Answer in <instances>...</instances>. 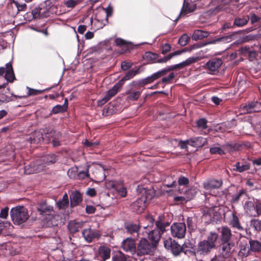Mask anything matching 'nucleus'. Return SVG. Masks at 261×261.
Returning a JSON list of instances; mask_svg holds the SVG:
<instances>
[{"label": "nucleus", "mask_w": 261, "mask_h": 261, "mask_svg": "<svg viewBox=\"0 0 261 261\" xmlns=\"http://www.w3.org/2000/svg\"><path fill=\"white\" fill-rule=\"evenodd\" d=\"M219 238L217 233L210 232L205 239L198 242L196 246V257L208 255L213 250L217 248V242Z\"/></svg>", "instance_id": "nucleus-1"}, {"label": "nucleus", "mask_w": 261, "mask_h": 261, "mask_svg": "<svg viewBox=\"0 0 261 261\" xmlns=\"http://www.w3.org/2000/svg\"><path fill=\"white\" fill-rule=\"evenodd\" d=\"M10 216L14 224L20 225L29 218L28 211L24 206H16L11 210Z\"/></svg>", "instance_id": "nucleus-2"}, {"label": "nucleus", "mask_w": 261, "mask_h": 261, "mask_svg": "<svg viewBox=\"0 0 261 261\" xmlns=\"http://www.w3.org/2000/svg\"><path fill=\"white\" fill-rule=\"evenodd\" d=\"M155 248L154 245L152 244L147 239L142 238L137 244L135 254L138 256L151 255L153 253Z\"/></svg>", "instance_id": "nucleus-3"}, {"label": "nucleus", "mask_w": 261, "mask_h": 261, "mask_svg": "<svg viewBox=\"0 0 261 261\" xmlns=\"http://www.w3.org/2000/svg\"><path fill=\"white\" fill-rule=\"evenodd\" d=\"M239 0H218L217 6L215 9V12H219L225 11L230 13L231 11L237 10Z\"/></svg>", "instance_id": "nucleus-4"}, {"label": "nucleus", "mask_w": 261, "mask_h": 261, "mask_svg": "<svg viewBox=\"0 0 261 261\" xmlns=\"http://www.w3.org/2000/svg\"><path fill=\"white\" fill-rule=\"evenodd\" d=\"M164 245L165 248L170 251L174 256H180L182 253L181 245L171 238L164 241Z\"/></svg>", "instance_id": "nucleus-5"}, {"label": "nucleus", "mask_w": 261, "mask_h": 261, "mask_svg": "<svg viewBox=\"0 0 261 261\" xmlns=\"http://www.w3.org/2000/svg\"><path fill=\"white\" fill-rule=\"evenodd\" d=\"M221 255L224 258H227L231 256L235 250V241L221 242L220 245Z\"/></svg>", "instance_id": "nucleus-6"}, {"label": "nucleus", "mask_w": 261, "mask_h": 261, "mask_svg": "<svg viewBox=\"0 0 261 261\" xmlns=\"http://www.w3.org/2000/svg\"><path fill=\"white\" fill-rule=\"evenodd\" d=\"M168 72H169V70L168 67H167L164 69L153 73L150 76L139 80L138 82L139 85L140 86H144L147 84L152 83L155 80H158L161 76L166 74Z\"/></svg>", "instance_id": "nucleus-7"}, {"label": "nucleus", "mask_w": 261, "mask_h": 261, "mask_svg": "<svg viewBox=\"0 0 261 261\" xmlns=\"http://www.w3.org/2000/svg\"><path fill=\"white\" fill-rule=\"evenodd\" d=\"M171 232L173 237L178 239L185 238L186 226L184 223H175L170 226Z\"/></svg>", "instance_id": "nucleus-8"}, {"label": "nucleus", "mask_w": 261, "mask_h": 261, "mask_svg": "<svg viewBox=\"0 0 261 261\" xmlns=\"http://www.w3.org/2000/svg\"><path fill=\"white\" fill-rule=\"evenodd\" d=\"M43 221L46 227L56 226L62 222V216L54 210L53 212L46 217H44Z\"/></svg>", "instance_id": "nucleus-9"}, {"label": "nucleus", "mask_w": 261, "mask_h": 261, "mask_svg": "<svg viewBox=\"0 0 261 261\" xmlns=\"http://www.w3.org/2000/svg\"><path fill=\"white\" fill-rule=\"evenodd\" d=\"M137 244L136 239L131 238H127L123 241L121 247L126 252H129L132 255H135Z\"/></svg>", "instance_id": "nucleus-10"}, {"label": "nucleus", "mask_w": 261, "mask_h": 261, "mask_svg": "<svg viewBox=\"0 0 261 261\" xmlns=\"http://www.w3.org/2000/svg\"><path fill=\"white\" fill-rule=\"evenodd\" d=\"M242 111L244 113H251L261 111V103L256 101L249 102L241 106Z\"/></svg>", "instance_id": "nucleus-11"}, {"label": "nucleus", "mask_w": 261, "mask_h": 261, "mask_svg": "<svg viewBox=\"0 0 261 261\" xmlns=\"http://www.w3.org/2000/svg\"><path fill=\"white\" fill-rule=\"evenodd\" d=\"M138 188L141 190L140 192L142 193V195L141 197L145 198V201L147 203L149 202L155 195V190L154 189L152 185H149L144 187H140L138 186Z\"/></svg>", "instance_id": "nucleus-12"}, {"label": "nucleus", "mask_w": 261, "mask_h": 261, "mask_svg": "<svg viewBox=\"0 0 261 261\" xmlns=\"http://www.w3.org/2000/svg\"><path fill=\"white\" fill-rule=\"evenodd\" d=\"M182 253L188 256L196 257V246L190 240H186L181 245Z\"/></svg>", "instance_id": "nucleus-13"}, {"label": "nucleus", "mask_w": 261, "mask_h": 261, "mask_svg": "<svg viewBox=\"0 0 261 261\" xmlns=\"http://www.w3.org/2000/svg\"><path fill=\"white\" fill-rule=\"evenodd\" d=\"M82 235L86 242L91 243L94 239H98L101 234L99 231L89 228L84 229Z\"/></svg>", "instance_id": "nucleus-14"}, {"label": "nucleus", "mask_w": 261, "mask_h": 261, "mask_svg": "<svg viewBox=\"0 0 261 261\" xmlns=\"http://www.w3.org/2000/svg\"><path fill=\"white\" fill-rule=\"evenodd\" d=\"M147 203L145 198L140 197L130 205V208L134 212L140 214L144 210Z\"/></svg>", "instance_id": "nucleus-15"}, {"label": "nucleus", "mask_w": 261, "mask_h": 261, "mask_svg": "<svg viewBox=\"0 0 261 261\" xmlns=\"http://www.w3.org/2000/svg\"><path fill=\"white\" fill-rule=\"evenodd\" d=\"M170 224L169 222L165 221L164 215H160L158 220L155 221L156 228L155 229L158 230L160 234L162 235V234L169 230Z\"/></svg>", "instance_id": "nucleus-16"}, {"label": "nucleus", "mask_w": 261, "mask_h": 261, "mask_svg": "<svg viewBox=\"0 0 261 261\" xmlns=\"http://www.w3.org/2000/svg\"><path fill=\"white\" fill-rule=\"evenodd\" d=\"M221 242H233V235L231 230L227 226H223L220 231Z\"/></svg>", "instance_id": "nucleus-17"}, {"label": "nucleus", "mask_w": 261, "mask_h": 261, "mask_svg": "<svg viewBox=\"0 0 261 261\" xmlns=\"http://www.w3.org/2000/svg\"><path fill=\"white\" fill-rule=\"evenodd\" d=\"M37 210L40 215L46 217L47 216L53 212L54 207L53 206L49 205L46 201H44L38 204Z\"/></svg>", "instance_id": "nucleus-18"}, {"label": "nucleus", "mask_w": 261, "mask_h": 261, "mask_svg": "<svg viewBox=\"0 0 261 261\" xmlns=\"http://www.w3.org/2000/svg\"><path fill=\"white\" fill-rule=\"evenodd\" d=\"M111 249L107 245H101L98 249V257L100 261H106L110 258Z\"/></svg>", "instance_id": "nucleus-19"}, {"label": "nucleus", "mask_w": 261, "mask_h": 261, "mask_svg": "<svg viewBox=\"0 0 261 261\" xmlns=\"http://www.w3.org/2000/svg\"><path fill=\"white\" fill-rule=\"evenodd\" d=\"M223 61L220 58H214L209 60L205 64L206 68L211 72L217 71L221 67Z\"/></svg>", "instance_id": "nucleus-20"}, {"label": "nucleus", "mask_w": 261, "mask_h": 261, "mask_svg": "<svg viewBox=\"0 0 261 261\" xmlns=\"http://www.w3.org/2000/svg\"><path fill=\"white\" fill-rule=\"evenodd\" d=\"M198 60L199 58L198 57H190L181 63L170 66H168V68L169 70V71L175 70L177 69H181L186 66L190 65L191 64L196 62Z\"/></svg>", "instance_id": "nucleus-21"}, {"label": "nucleus", "mask_w": 261, "mask_h": 261, "mask_svg": "<svg viewBox=\"0 0 261 261\" xmlns=\"http://www.w3.org/2000/svg\"><path fill=\"white\" fill-rule=\"evenodd\" d=\"M119 90L118 88L114 86L110 89L106 95L100 100L98 101V106H102L109 101L112 97L114 96Z\"/></svg>", "instance_id": "nucleus-22"}, {"label": "nucleus", "mask_w": 261, "mask_h": 261, "mask_svg": "<svg viewBox=\"0 0 261 261\" xmlns=\"http://www.w3.org/2000/svg\"><path fill=\"white\" fill-rule=\"evenodd\" d=\"M70 206L74 207L78 205L82 201V196L78 191H74L70 195Z\"/></svg>", "instance_id": "nucleus-23"}, {"label": "nucleus", "mask_w": 261, "mask_h": 261, "mask_svg": "<svg viewBox=\"0 0 261 261\" xmlns=\"http://www.w3.org/2000/svg\"><path fill=\"white\" fill-rule=\"evenodd\" d=\"M247 238H244L243 241L241 242V244L240 245V250L238 255L242 258L248 256L250 254V250L248 244H247Z\"/></svg>", "instance_id": "nucleus-24"}, {"label": "nucleus", "mask_w": 261, "mask_h": 261, "mask_svg": "<svg viewBox=\"0 0 261 261\" xmlns=\"http://www.w3.org/2000/svg\"><path fill=\"white\" fill-rule=\"evenodd\" d=\"M222 180L211 179L204 183V188L207 190L218 189L222 185Z\"/></svg>", "instance_id": "nucleus-25"}, {"label": "nucleus", "mask_w": 261, "mask_h": 261, "mask_svg": "<svg viewBox=\"0 0 261 261\" xmlns=\"http://www.w3.org/2000/svg\"><path fill=\"white\" fill-rule=\"evenodd\" d=\"M250 169V163L246 161L237 162L233 165L232 170L240 173L246 171Z\"/></svg>", "instance_id": "nucleus-26"}, {"label": "nucleus", "mask_w": 261, "mask_h": 261, "mask_svg": "<svg viewBox=\"0 0 261 261\" xmlns=\"http://www.w3.org/2000/svg\"><path fill=\"white\" fill-rule=\"evenodd\" d=\"M206 142V139L202 137H194L189 139V145L194 147H200L203 146Z\"/></svg>", "instance_id": "nucleus-27"}, {"label": "nucleus", "mask_w": 261, "mask_h": 261, "mask_svg": "<svg viewBox=\"0 0 261 261\" xmlns=\"http://www.w3.org/2000/svg\"><path fill=\"white\" fill-rule=\"evenodd\" d=\"M125 228L128 233L132 235H135L136 234V236L138 237L140 226L138 224L129 222L125 224Z\"/></svg>", "instance_id": "nucleus-28"}, {"label": "nucleus", "mask_w": 261, "mask_h": 261, "mask_svg": "<svg viewBox=\"0 0 261 261\" xmlns=\"http://www.w3.org/2000/svg\"><path fill=\"white\" fill-rule=\"evenodd\" d=\"M229 224L231 227L238 230L243 231L244 229L240 222L238 217L234 212L232 214V217L230 219Z\"/></svg>", "instance_id": "nucleus-29"}, {"label": "nucleus", "mask_w": 261, "mask_h": 261, "mask_svg": "<svg viewBox=\"0 0 261 261\" xmlns=\"http://www.w3.org/2000/svg\"><path fill=\"white\" fill-rule=\"evenodd\" d=\"M6 70L5 72V77L7 80V82L12 83L14 80H15V76L12 65L11 62H9L6 64Z\"/></svg>", "instance_id": "nucleus-30"}, {"label": "nucleus", "mask_w": 261, "mask_h": 261, "mask_svg": "<svg viewBox=\"0 0 261 261\" xmlns=\"http://www.w3.org/2000/svg\"><path fill=\"white\" fill-rule=\"evenodd\" d=\"M149 239L151 241V244L154 245V247H156L159 241L161 239V235L159 231L155 229L151 230L148 234Z\"/></svg>", "instance_id": "nucleus-31"}, {"label": "nucleus", "mask_w": 261, "mask_h": 261, "mask_svg": "<svg viewBox=\"0 0 261 261\" xmlns=\"http://www.w3.org/2000/svg\"><path fill=\"white\" fill-rule=\"evenodd\" d=\"M44 140L43 135L41 131H35L33 134L29 139L31 143H39Z\"/></svg>", "instance_id": "nucleus-32"}, {"label": "nucleus", "mask_w": 261, "mask_h": 261, "mask_svg": "<svg viewBox=\"0 0 261 261\" xmlns=\"http://www.w3.org/2000/svg\"><path fill=\"white\" fill-rule=\"evenodd\" d=\"M83 227V223L77 222L75 220L70 221L68 225L69 231L72 233H75L79 231V229Z\"/></svg>", "instance_id": "nucleus-33"}, {"label": "nucleus", "mask_w": 261, "mask_h": 261, "mask_svg": "<svg viewBox=\"0 0 261 261\" xmlns=\"http://www.w3.org/2000/svg\"><path fill=\"white\" fill-rule=\"evenodd\" d=\"M249 244L251 252H259L261 251V243L258 241L250 239L249 241Z\"/></svg>", "instance_id": "nucleus-34"}, {"label": "nucleus", "mask_w": 261, "mask_h": 261, "mask_svg": "<svg viewBox=\"0 0 261 261\" xmlns=\"http://www.w3.org/2000/svg\"><path fill=\"white\" fill-rule=\"evenodd\" d=\"M196 6L193 4H190L184 1V5L181 10V14H187L193 12L196 9Z\"/></svg>", "instance_id": "nucleus-35"}, {"label": "nucleus", "mask_w": 261, "mask_h": 261, "mask_svg": "<svg viewBox=\"0 0 261 261\" xmlns=\"http://www.w3.org/2000/svg\"><path fill=\"white\" fill-rule=\"evenodd\" d=\"M56 204L59 210L67 208L69 206V199L67 194L65 193L62 199L58 201Z\"/></svg>", "instance_id": "nucleus-36"}, {"label": "nucleus", "mask_w": 261, "mask_h": 261, "mask_svg": "<svg viewBox=\"0 0 261 261\" xmlns=\"http://www.w3.org/2000/svg\"><path fill=\"white\" fill-rule=\"evenodd\" d=\"M209 33L207 32L202 30H196L193 34L192 39L194 40H201L208 36Z\"/></svg>", "instance_id": "nucleus-37"}, {"label": "nucleus", "mask_w": 261, "mask_h": 261, "mask_svg": "<svg viewBox=\"0 0 261 261\" xmlns=\"http://www.w3.org/2000/svg\"><path fill=\"white\" fill-rule=\"evenodd\" d=\"M249 20V16L247 15L242 18H236L233 21V25L239 27H242L246 25Z\"/></svg>", "instance_id": "nucleus-38"}, {"label": "nucleus", "mask_w": 261, "mask_h": 261, "mask_svg": "<svg viewBox=\"0 0 261 261\" xmlns=\"http://www.w3.org/2000/svg\"><path fill=\"white\" fill-rule=\"evenodd\" d=\"M251 145L249 142H234V150L238 151L244 149H248L251 147Z\"/></svg>", "instance_id": "nucleus-39"}, {"label": "nucleus", "mask_w": 261, "mask_h": 261, "mask_svg": "<svg viewBox=\"0 0 261 261\" xmlns=\"http://www.w3.org/2000/svg\"><path fill=\"white\" fill-rule=\"evenodd\" d=\"M159 55L151 51H147L145 53L143 58L147 61L152 62H155V60L158 59Z\"/></svg>", "instance_id": "nucleus-40"}, {"label": "nucleus", "mask_w": 261, "mask_h": 261, "mask_svg": "<svg viewBox=\"0 0 261 261\" xmlns=\"http://www.w3.org/2000/svg\"><path fill=\"white\" fill-rule=\"evenodd\" d=\"M140 67L136 69H131L127 71L123 77L126 81L129 80L133 79L135 75L138 74L140 72Z\"/></svg>", "instance_id": "nucleus-41"}, {"label": "nucleus", "mask_w": 261, "mask_h": 261, "mask_svg": "<svg viewBox=\"0 0 261 261\" xmlns=\"http://www.w3.org/2000/svg\"><path fill=\"white\" fill-rule=\"evenodd\" d=\"M142 91H136L126 92L127 95V99L129 100H137L141 95Z\"/></svg>", "instance_id": "nucleus-42"}, {"label": "nucleus", "mask_w": 261, "mask_h": 261, "mask_svg": "<svg viewBox=\"0 0 261 261\" xmlns=\"http://www.w3.org/2000/svg\"><path fill=\"white\" fill-rule=\"evenodd\" d=\"M246 192L244 189H242L239 192L232 196L231 202L233 203H238L243 195L246 194Z\"/></svg>", "instance_id": "nucleus-43"}, {"label": "nucleus", "mask_w": 261, "mask_h": 261, "mask_svg": "<svg viewBox=\"0 0 261 261\" xmlns=\"http://www.w3.org/2000/svg\"><path fill=\"white\" fill-rule=\"evenodd\" d=\"M112 261H127V257L124 253L119 251L112 257Z\"/></svg>", "instance_id": "nucleus-44"}, {"label": "nucleus", "mask_w": 261, "mask_h": 261, "mask_svg": "<svg viewBox=\"0 0 261 261\" xmlns=\"http://www.w3.org/2000/svg\"><path fill=\"white\" fill-rule=\"evenodd\" d=\"M48 135V137H51L52 140L61 139L62 138V134L60 132L55 130H51L49 132L48 130L46 133Z\"/></svg>", "instance_id": "nucleus-45"}, {"label": "nucleus", "mask_w": 261, "mask_h": 261, "mask_svg": "<svg viewBox=\"0 0 261 261\" xmlns=\"http://www.w3.org/2000/svg\"><path fill=\"white\" fill-rule=\"evenodd\" d=\"M250 226L257 231H261V221L258 219L252 220L250 221Z\"/></svg>", "instance_id": "nucleus-46"}, {"label": "nucleus", "mask_w": 261, "mask_h": 261, "mask_svg": "<svg viewBox=\"0 0 261 261\" xmlns=\"http://www.w3.org/2000/svg\"><path fill=\"white\" fill-rule=\"evenodd\" d=\"M78 171V168L76 166H74L68 170L67 174L70 178L76 179Z\"/></svg>", "instance_id": "nucleus-47"}, {"label": "nucleus", "mask_w": 261, "mask_h": 261, "mask_svg": "<svg viewBox=\"0 0 261 261\" xmlns=\"http://www.w3.org/2000/svg\"><path fill=\"white\" fill-rule=\"evenodd\" d=\"M177 183L180 186L188 187L189 185V179L188 178L181 175L178 177Z\"/></svg>", "instance_id": "nucleus-48"}, {"label": "nucleus", "mask_w": 261, "mask_h": 261, "mask_svg": "<svg viewBox=\"0 0 261 261\" xmlns=\"http://www.w3.org/2000/svg\"><path fill=\"white\" fill-rule=\"evenodd\" d=\"M93 173L95 175V180H97V181H103L106 178V175L103 171L95 169Z\"/></svg>", "instance_id": "nucleus-49"}, {"label": "nucleus", "mask_w": 261, "mask_h": 261, "mask_svg": "<svg viewBox=\"0 0 261 261\" xmlns=\"http://www.w3.org/2000/svg\"><path fill=\"white\" fill-rule=\"evenodd\" d=\"M66 111V110L65 109V107L63 106L62 105H57L53 108L51 112L49 113V116H50L52 114H56L60 113H63Z\"/></svg>", "instance_id": "nucleus-50"}, {"label": "nucleus", "mask_w": 261, "mask_h": 261, "mask_svg": "<svg viewBox=\"0 0 261 261\" xmlns=\"http://www.w3.org/2000/svg\"><path fill=\"white\" fill-rule=\"evenodd\" d=\"M190 40V37L186 34H183L178 39V43L181 46L186 45Z\"/></svg>", "instance_id": "nucleus-51"}, {"label": "nucleus", "mask_w": 261, "mask_h": 261, "mask_svg": "<svg viewBox=\"0 0 261 261\" xmlns=\"http://www.w3.org/2000/svg\"><path fill=\"white\" fill-rule=\"evenodd\" d=\"M12 100H13V99L12 98V96L7 94L6 92H0V101L2 104L3 103H7Z\"/></svg>", "instance_id": "nucleus-52"}, {"label": "nucleus", "mask_w": 261, "mask_h": 261, "mask_svg": "<svg viewBox=\"0 0 261 261\" xmlns=\"http://www.w3.org/2000/svg\"><path fill=\"white\" fill-rule=\"evenodd\" d=\"M115 43L117 46L124 47L126 50L127 49L129 46L127 42L120 38H116L115 40Z\"/></svg>", "instance_id": "nucleus-53"}, {"label": "nucleus", "mask_w": 261, "mask_h": 261, "mask_svg": "<svg viewBox=\"0 0 261 261\" xmlns=\"http://www.w3.org/2000/svg\"><path fill=\"white\" fill-rule=\"evenodd\" d=\"M222 147L229 152H233L234 150V142H227L223 144Z\"/></svg>", "instance_id": "nucleus-54"}, {"label": "nucleus", "mask_w": 261, "mask_h": 261, "mask_svg": "<svg viewBox=\"0 0 261 261\" xmlns=\"http://www.w3.org/2000/svg\"><path fill=\"white\" fill-rule=\"evenodd\" d=\"M210 152L211 154L223 155L225 153L223 149L219 147H213L210 148Z\"/></svg>", "instance_id": "nucleus-55"}, {"label": "nucleus", "mask_w": 261, "mask_h": 261, "mask_svg": "<svg viewBox=\"0 0 261 261\" xmlns=\"http://www.w3.org/2000/svg\"><path fill=\"white\" fill-rule=\"evenodd\" d=\"M207 121L205 118H200L196 121L197 126L203 129L207 128Z\"/></svg>", "instance_id": "nucleus-56"}, {"label": "nucleus", "mask_w": 261, "mask_h": 261, "mask_svg": "<svg viewBox=\"0 0 261 261\" xmlns=\"http://www.w3.org/2000/svg\"><path fill=\"white\" fill-rule=\"evenodd\" d=\"M13 3L17 8V13L19 11H25L27 10V6L25 3L20 4L17 1H14Z\"/></svg>", "instance_id": "nucleus-57"}, {"label": "nucleus", "mask_w": 261, "mask_h": 261, "mask_svg": "<svg viewBox=\"0 0 261 261\" xmlns=\"http://www.w3.org/2000/svg\"><path fill=\"white\" fill-rule=\"evenodd\" d=\"M174 77L175 73L174 72H171L168 76L163 77L162 79V82L165 84L171 83V81L174 79Z\"/></svg>", "instance_id": "nucleus-58"}, {"label": "nucleus", "mask_w": 261, "mask_h": 261, "mask_svg": "<svg viewBox=\"0 0 261 261\" xmlns=\"http://www.w3.org/2000/svg\"><path fill=\"white\" fill-rule=\"evenodd\" d=\"M248 206L252 207L254 210L256 211L258 215H261V203H258L254 207L253 203L252 202H247V203Z\"/></svg>", "instance_id": "nucleus-59"}, {"label": "nucleus", "mask_w": 261, "mask_h": 261, "mask_svg": "<svg viewBox=\"0 0 261 261\" xmlns=\"http://www.w3.org/2000/svg\"><path fill=\"white\" fill-rule=\"evenodd\" d=\"M133 63L126 61H122L121 63V68L123 71H127L132 68Z\"/></svg>", "instance_id": "nucleus-60"}, {"label": "nucleus", "mask_w": 261, "mask_h": 261, "mask_svg": "<svg viewBox=\"0 0 261 261\" xmlns=\"http://www.w3.org/2000/svg\"><path fill=\"white\" fill-rule=\"evenodd\" d=\"M79 3L76 0H68L64 2L65 5L67 8H73L75 7Z\"/></svg>", "instance_id": "nucleus-61"}, {"label": "nucleus", "mask_w": 261, "mask_h": 261, "mask_svg": "<svg viewBox=\"0 0 261 261\" xmlns=\"http://www.w3.org/2000/svg\"><path fill=\"white\" fill-rule=\"evenodd\" d=\"M28 88V92L27 96L38 95V94L42 93L44 91L42 90H36V89L30 88Z\"/></svg>", "instance_id": "nucleus-62"}, {"label": "nucleus", "mask_w": 261, "mask_h": 261, "mask_svg": "<svg viewBox=\"0 0 261 261\" xmlns=\"http://www.w3.org/2000/svg\"><path fill=\"white\" fill-rule=\"evenodd\" d=\"M89 176L88 169L86 171H82L77 173V179H84Z\"/></svg>", "instance_id": "nucleus-63"}, {"label": "nucleus", "mask_w": 261, "mask_h": 261, "mask_svg": "<svg viewBox=\"0 0 261 261\" xmlns=\"http://www.w3.org/2000/svg\"><path fill=\"white\" fill-rule=\"evenodd\" d=\"M46 158L48 164L55 163L57 161V156L54 154L47 155Z\"/></svg>", "instance_id": "nucleus-64"}]
</instances>
